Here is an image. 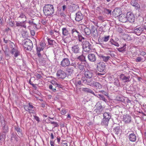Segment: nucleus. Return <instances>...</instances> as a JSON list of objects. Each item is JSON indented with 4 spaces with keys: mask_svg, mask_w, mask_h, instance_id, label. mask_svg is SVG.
<instances>
[{
    "mask_svg": "<svg viewBox=\"0 0 146 146\" xmlns=\"http://www.w3.org/2000/svg\"><path fill=\"white\" fill-rule=\"evenodd\" d=\"M14 135L15 134H14L13 133L12 134L11 136V141H12L14 140Z\"/></svg>",
    "mask_w": 146,
    "mask_h": 146,
    "instance_id": "obj_56",
    "label": "nucleus"
},
{
    "mask_svg": "<svg viewBox=\"0 0 146 146\" xmlns=\"http://www.w3.org/2000/svg\"><path fill=\"white\" fill-rule=\"evenodd\" d=\"M56 75L59 78L63 79L66 77V74L64 71L60 69L57 71Z\"/></svg>",
    "mask_w": 146,
    "mask_h": 146,
    "instance_id": "obj_8",
    "label": "nucleus"
},
{
    "mask_svg": "<svg viewBox=\"0 0 146 146\" xmlns=\"http://www.w3.org/2000/svg\"><path fill=\"white\" fill-rule=\"evenodd\" d=\"M82 90L83 92L90 93L96 96L94 92L90 88H83Z\"/></svg>",
    "mask_w": 146,
    "mask_h": 146,
    "instance_id": "obj_25",
    "label": "nucleus"
},
{
    "mask_svg": "<svg viewBox=\"0 0 146 146\" xmlns=\"http://www.w3.org/2000/svg\"><path fill=\"white\" fill-rule=\"evenodd\" d=\"M77 67L81 70H83L84 69V66L82 65L81 64H78Z\"/></svg>",
    "mask_w": 146,
    "mask_h": 146,
    "instance_id": "obj_43",
    "label": "nucleus"
},
{
    "mask_svg": "<svg viewBox=\"0 0 146 146\" xmlns=\"http://www.w3.org/2000/svg\"><path fill=\"white\" fill-rule=\"evenodd\" d=\"M84 75L86 78H90L93 76V74L91 71L87 70L85 71Z\"/></svg>",
    "mask_w": 146,
    "mask_h": 146,
    "instance_id": "obj_17",
    "label": "nucleus"
},
{
    "mask_svg": "<svg viewBox=\"0 0 146 146\" xmlns=\"http://www.w3.org/2000/svg\"><path fill=\"white\" fill-rule=\"evenodd\" d=\"M79 32L75 29H73L71 31L72 35L74 37H77L79 36V40L80 41H82V39H84V38L82 36H79Z\"/></svg>",
    "mask_w": 146,
    "mask_h": 146,
    "instance_id": "obj_7",
    "label": "nucleus"
},
{
    "mask_svg": "<svg viewBox=\"0 0 146 146\" xmlns=\"http://www.w3.org/2000/svg\"><path fill=\"white\" fill-rule=\"evenodd\" d=\"M83 48L84 51L86 52H88L91 49V46L87 41L83 42Z\"/></svg>",
    "mask_w": 146,
    "mask_h": 146,
    "instance_id": "obj_4",
    "label": "nucleus"
},
{
    "mask_svg": "<svg viewBox=\"0 0 146 146\" xmlns=\"http://www.w3.org/2000/svg\"><path fill=\"white\" fill-rule=\"evenodd\" d=\"M19 17L21 18H25L26 19H27L26 16H25V15L23 13H21Z\"/></svg>",
    "mask_w": 146,
    "mask_h": 146,
    "instance_id": "obj_46",
    "label": "nucleus"
},
{
    "mask_svg": "<svg viewBox=\"0 0 146 146\" xmlns=\"http://www.w3.org/2000/svg\"><path fill=\"white\" fill-rule=\"evenodd\" d=\"M73 82L76 86L80 85L81 83V80L77 78L74 79Z\"/></svg>",
    "mask_w": 146,
    "mask_h": 146,
    "instance_id": "obj_28",
    "label": "nucleus"
},
{
    "mask_svg": "<svg viewBox=\"0 0 146 146\" xmlns=\"http://www.w3.org/2000/svg\"><path fill=\"white\" fill-rule=\"evenodd\" d=\"M124 38L125 39H126L127 40L130 41L132 40V37H131V36H129L128 34H125L124 36Z\"/></svg>",
    "mask_w": 146,
    "mask_h": 146,
    "instance_id": "obj_31",
    "label": "nucleus"
},
{
    "mask_svg": "<svg viewBox=\"0 0 146 146\" xmlns=\"http://www.w3.org/2000/svg\"><path fill=\"white\" fill-rule=\"evenodd\" d=\"M126 44H124L123 46H121V47L118 49V50L120 52H122L124 51L125 48Z\"/></svg>",
    "mask_w": 146,
    "mask_h": 146,
    "instance_id": "obj_36",
    "label": "nucleus"
},
{
    "mask_svg": "<svg viewBox=\"0 0 146 146\" xmlns=\"http://www.w3.org/2000/svg\"><path fill=\"white\" fill-rule=\"evenodd\" d=\"M52 84L54 86H56V85H58V84L54 80H52L51 82Z\"/></svg>",
    "mask_w": 146,
    "mask_h": 146,
    "instance_id": "obj_52",
    "label": "nucleus"
},
{
    "mask_svg": "<svg viewBox=\"0 0 146 146\" xmlns=\"http://www.w3.org/2000/svg\"><path fill=\"white\" fill-rule=\"evenodd\" d=\"M49 34L51 36L53 35L54 33V31L52 30H51L49 31Z\"/></svg>",
    "mask_w": 146,
    "mask_h": 146,
    "instance_id": "obj_60",
    "label": "nucleus"
},
{
    "mask_svg": "<svg viewBox=\"0 0 146 146\" xmlns=\"http://www.w3.org/2000/svg\"><path fill=\"white\" fill-rule=\"evenodd\" d=\"M136 61L137 62H143L144 61L143 60V59L141 57H137L136 58Z\"/></svg>",
    "mask_w": 146,
    "mask_h": 146,
    "instance_id": "obj_39",
    "label": "nucleus"
},
{
    "mask_svg": "<svg viewBox=\"0 0 146 146\" xmlns=\"http://www.w3.org/2000/svg\"><path fill=\"white\" fill-rule=\"evenodd\" d=\"M67 112V110L65 108L62 109L60 111V113L62 115H64L66 114Z\"/></svg>",
    "mask_w": 146,
    "mask_h": 146,
    "instance_id": "obj_37",
    "label": "nucleus"
},
{
    "mask_svg": "<svg viewBox=\"0 0 146 146\" xmlns=\"http://www.w3.org/2000/svg\"><path fill=\"white\" fill-rule=\"evenodd\" d=\"M110 42L112 45H113L116 46H119V44L118 43L115 41L113 39H112L110 41Z\"/></svg>",
    "mask_w": 146,
    "mask_h": 146,
    "instance_id": "obj_32",
    "label": "nucleus"
},
{
    "mask_svg": "<svg viewBox=\"0 0 146 146\" xmlns=\"http://www.w3.org/2000/svg\"><path fill=\"white\" fill-rule=\"evenodd\" d=\"M28 105L29 106H25L24 107V109L27 111H29L30 113H33V112L31 109L34 108V107L30 103H29Z\"/></svg>",
    "mask_w": 146,
    "mask_h": 146,
    "instance_id": "obj_16",
    "label": "nucleus"
},
{
    "mask_svg": "<svg viewBox=\"0 0 146 146\" xmlns=\"http://www.w3.org/2000/svg\"><path fill=\"white\" fill-rule=\"evenodd\" d=\"M76 17L75 20L77 21H80L82 20L83 18V15L80 12H78L76 14Z\"/></svg>",
    "mask_w": 146,
    "mask_h": 146,
    "instance_id": "obj_19",
    "label": "nucleus"
},
{
    "mask_svg": "<svg viewBox=\"0 0 146 146\" xmlns=\"http://www.w3.org/2000/svg\"><path fill=\"white\" fill-rule=\"evenodd\" d=\"M120 77L121 80L124 82H127L130 81L129 80L130 77L126 76H125L123 74H121L120 76Z\"/></svg>",
    "mask_w": 146,
    "mask_h": 146,
    "instance_id": "obj_22",
    "label": "nucleus"
},
{
    "mask_svg": "<svg viewBox=\"0 0 146 146\" xmlns=\"http://www.w3.org/2000/svg\"><path fill=\"white\" fill-rule=\"evenodd\" d=\"M98 19L101 21H104V18L102 16H99L98 17Z\"/></svg>",
    "mask_w": 146,
    "mask_h": 146,
    "instance_id": "obj_53",
    "label": "nucleus"
},
{
    "mask_svg": "<svg viewBox=\"0 0 146 146\" xmlns=\"http://www.w3.org/2000/svg\"><path fill=\"white\" fill-rule=\"evenodd\" d=\"M23 46L27 50H30L33 46V43L32 41L29 39H27L25 41L23 44Z\"/></svg>",
    "mask_w": 146,
    "mask_h": 146,
    "instance_id": "obj_3",
    "label": "nucleus"
},
{
    "mask_svg": "<svg viewBox=\"0 0 146 146\" xmlns=\"http://www.w3.org/2000/svg\"><path fill=\"white\" fill-rule=\"evenodd\" d=\"M3 56V52L1 51H0V61L2 60Z\"/></svg>",
    "mask_w": 146,
    "mask_h": 146,
    "instance_id": "obj_49",
    "label": "nucleus"
},
{
    "mask_svg": "<svg viewBox=\"0 0 146 146\" xmlns=\"http://www.w3.org/2000/svg\"><path fill=\"white\" fill-rule=\"evenodd\" d=\"M131 4L133 6L135 7L137 9H139L140 8L139 5L135 0H132L131 2Z\"/></svg>",
    "mask_w": 146,
    "mask_h": 146,
    "instance_id": "obj_21",
    "label": "nucleus"
},
{
    "mask_svg": "<svg viewBox=\"0 0 146 146\" xmlns=\"http://www.w3.org/2000/svg\"><path fill=\"white\" fill-rule=\"evenodd\" d=\"M14 139L15 140V141H16V142H17L18 141V138L16 136V135H15H15H14Z\"/></svg>",
    "mask_w": 146,
    "mask_h": 146,
    "instance_id": "obj_64",
    "label": "nucleus"
},
{
    "mask_svg": "<svg viewBox=\"0 0 146 146\" xmlns=\"http://www.w3.org/2000/svg\"><path fill=\"white\" fill-rule=\"evenodd\" d=\"M43 13L45 16L51 15L54 13V9L53 5L50 4L46 5L43 8Z\"/></svg>",
    "mask_w": 146,
    "mask_h": 146,
    "instance_id": "obj_1",
    "label": "nucleus"
},
{
    "mask_svg": "<svg viewBox=\"0 0 146 146\" xmlns=\"http://www.w3.org/2000/svg\"><path fill=\"white\" fill-rule=\"evenodd\" d=\"M144 29L141 27L137 28L134 30V32L137 35H140L143 31Z\"/></svg>",
    "mask_w": 146,
    "mask_h": 146,
    "instance_id": "obj_15",
    "label": "nucleus"
},
{
    "mask_svg": "<svg viewBox=\"0 0 146 146\" xmlns=\"http://www.w3.org/2000/svg\"><path fill=\"white\" fill-rule=\"evenodd\" d=\"M53 86L52 85H50L49 86V88L50 89L52 90V91L54 92H55L56 91L55 88H53Z\"/></svg>",
    "mask_w": 146,
    "mask_h": 146,
    "instance_id": "obj_51",
    "label": "nucleus"
},
{
    "mask_svg": "<svg viewBox=\"0 0 146 146\" xmlns=\"http://www.w3.org/2000/svg\"><path fill=\"white\" fill-rule=\"evenodd\" d=\"M114 130L115 131L117 132H119V127H117L115 128Z\"/></svg>",
    "mask_w": 146,
    "mask_h": 146,
    "instance_id": "obj_54",
    "label": "nucleus"
},
{
    "mask_svg": "<svg viewBox=\"0 0 146 146\" xmlns=\"http://www.w3.org/2000/svg\"><path fill=\"white\" fill-rule=\"evenodd\" d=\"M126 15L121 14L119 15V19L120 21L122 23H125L127 21Z\"/></svg>",
    "mask_w": 146,
    "mask_h": 146,
    "instance_id": "obj_14",
    "label": "nucleus"
},
{
    "mask_svg": "<svg viewBox=\"0 0 146 146\" xmlns=\"http://www.w3.org/2000/svg\"><path fill=\"white\" fill-rule=\"evenodd\" d=\"M100 57L101 59L105 62H108L111 58L109 56H104L103 55H101Z\"/></svg>",
    "mask_w": 146,
    "mask_h": 146,
    "instance_id": "obj_24",
    "label": "nucleus"
},
{
    "mask_svg": "<svg viewBox=\"0 0 146 146\" xmlns=\"http://www.w3.org/2000/svg\"><path fill=\"white\" fill-rule=\"evenodd\" d=\"M54 142L52 141H50V144L51 146H54Z\"/></svg>",
    "mask_w": 146,
    "mask_h": 146,
    "instance_id": "obj_62",
    "label": "nucleus"
},
{
    "mask_svg": "<svg viewBox=\"0 0 146 146\" xmlns=\"http://www.w3.org/2000/svg\"><path fill=\"white\" fill-rule=\"evenodd\" d=\"M128 138L129 141L132 142H135L136 139V137L133 133L130 134L129 135Z\"/></svg>",
    "mask_w": 146,
    "mask_h": 146,
    "instance_id": "obj_20",
    "label": "nucleus"
},
{
    "mask_svg": "<svg viewBox=\"0 0 146 146\" xmlns=\"http://www.w3.org/2000/svg\"><path fill=\"white\" fill-rule=\"evenodd\" d=\"M84 31L86 34L87 35H90L91 33L90 30L88 28H86L84 29Z\"/></svg>",
    "mask_w": 146,
    "mask_h": 146,
    "instance_id": "obj_33",
    "label": "nucleus"
},
{
    "mask_svg": "<svg viewBox=\"0 0 146 146\" xmlns=\"http://www.w3.org/2000/svg\"><path fill=\"white\" fill-rule=\"evenodd\" d=\"M131 117L129 115L126 114L123 116V121L126 123H130L131 121Z\"/></svg>",
    "mask_w": 146,
    "mask_h": 146,
    "instance_id": "obj_13",
    "label": "nucleus"
},
{
    "mask_svg": "<svg viewBox=\"0 0 146 146\" xmlns=\"http://www.w3.org/2000/svg\"><path fill=\"white\" fill-rule=\"evenodd\" d=\"M80 49V45L78 44L73 45L71 48L72 51L75 53H79Z\"/></svg>",
    "mask_w": 146,
    "mask_h": 146,
    "instance_id": "obj_11",
    "label": "nucleus"
},
{
    "mask_svg": "<svg viewBox=\"0 0 146 146\" xmlns=\"http://www.w3.org/2000/svg\"><path fill=\"white\" fill-rule=\"evenodd\" d=\"M70 64V62L68 58H64L61 62L60 65L62 67L65 68L68 66Z\"/></svg>",
    "mask_w": 146,
    "mask_h": 146,
    "instance_id": "obj_6",
    "label": "nucleus"
},
{
    "mask_svg": "<svg viewBox=\"0 0 146 146\" xmlns=\"http://www.w3.org/2000/svg\"><path fill=\"white\" fill-rule=\"evenodd\" d=\"M127 21H128L129 22L133 23L135 20L133 14L131 12H128L126 14Z\"/></svg>",
    "mask_w": 146,
    "mask_h": 146,
    "instance_id": "obj_9",
    "label": "nucleus"
},
{
    "mask_svg": "<svg viewBox=\"0 0 146 146\" xmlns=\"http://www.w3.org/2000/svg\"><path fill=\"white\" fill-rule=\"evenodd\" d=\"M15 129L16 130V131L17 132L18 134L19 135H20L19 133H20L21 134H22L21 133V132L20 129L19 127H16L15 128Z\"/></svg>",
    "mask_w": 146,
    "mask_h": 146,
    "instance_id": "obj_47",
    "label": "nucleus"
},
{
    "mask_svg": "<svg viewBox=\"0 0 146 146\" xmlns=\"http://www.w3.org/2000/svg\"><path fill=\"white\" fill-rule=\"evenodd\" d=\"M8 127H5V125H4V126L3 127V130L4 133H6L8 131Z\"/></svg>",
    "mask_w": 146,
    "mask_h": 146,
    "instance_id": "obj_45",
    "label": "nucleus"
},
{
    "mask_svg": "<svg viewBox=\"0 0 146 146\" xmlns=\"http://www.w3.org/2000/svg\"><path fill=\"white\" fill-rule=\"evenodd\" d=\"M146 54V53L145 52H144L143 51H141L140 52V54L143 56H144Z\"/></svg>",
    "mask_w": 146,
    "mask_h": 146,
    "instance_id": "obj_57",
    "label": "nucleus"
},
{
    "mask_svg": "<svg viewBox=\"0 0 146 146\" xmlns=\"http://www.w3.org/2000/svg\"><path fill=\"white\" fill-rule=\"evenodd\" d=\"M124 98L126 99V101L127 103H130L131 102V100L128 99L126 97H124Z\"/></svg>",
    "mask_w": 146,
    "mask_h": 146,
    "instance_id": "obj_61",
    "label": "nucleus"
},
{
    "mask_svg": "<svg viewBox=\"0 0 146 146\" xmlns=\"http://www.w3.org/2000/svg\"><path fill=\"white\" fill-rule=\"evenodd\" d=\"M96 107L97 110H99L100 112H101L103 110V108L100 104H97L96 106Z\"/></svg>",
    "mask_w": 146,
    "mask_h": 146,
    "instance_id": "obj_30",
    "label": "nucleus"
},
{
    "mask_svg": "<svg viewBox=\"0 0 146 146\" xmlns=\"http://www.w3.org/2000/svg\"><path fill=\"white\" fill-rule=\"evenodd\" d=\"M98 95L99 96L98 97L100 98V100H102L105 102L107 101V100L105 99L104 96L100 94H98Z\"/></svg>",
    "mask_w": 146,
    "mask_h": 146,
    "instance_id": "obj_34",
    "label": "nucleus"
},
{
    "mask_svg": "<svg viewBox=\"0 0 146 146\" xmlns=\"http://www.w3.org/2000/svg\"><path fill=\"white\" fill-rule=\"evenodd\" d=\"M50 123L51 124H53L54 126V127H57L58 125V124L56 122H50Z\"/></svg>",
    "mask_w": 146,
    "mask_h": 146,
    "instance_id": "obj_50",
    "label": "nucleus"
},
{
    "mask_svg": "<svg viewBox=\"0 0 146 146\" xmlns=\"http://www.w3.org/2000/svg\"><path fill=\"white\" fill-rule=\"evenodd\" d=\"M9 46L11 48V50L13 48H15L17 47L15 46L14 44L12 42H10L9 43Z\"/></svg>",
    "mask_w": 146,
    "mask_h": 146,
    "instance_id": "obj_38",
    "label": "nucleus"
},
{
    "mask_svg": "<svg viewBox=\"0 0 146 146\" xmlns=\"http://www.w3.org/2000/svg\"><path fill=\"white\" fill-rule=\"evenodd\" d=\"M67 70L69 73L71 74L74 71V68L72 67H68L67 68Z\"/></svg>",
    "mask_w": 146,
    "mask_h": 146,
    "instance_id": "obj_35",
    "label": "nucleus"
},
{
    "mask_svg": "<svg viewBox=\"0 0 146 146\" xmlns=\"http://www.w3.org/2000/svg\"><path fill=\"white\" fill-rule=\"evenodd\" d=\"M104 118L101 124L102 125L107 126L109 123V119L111 117L110 114L107 112L104 113L103 114Z\"/></svg>",
    "mask_w": 146,
    "mask_h": 146,
    "instance_id": "obj_2",
    "label": "nucleus"
},
{
    "mask_svg": "<svg viewBox=\"0 0 146 146\" xmlns=\"http://www.w3.org/2000/svg\"><path fill=\"white\" fill-rule=\"evenodd\" d=\"M47 40H48V43L50 45L53 44V42H54V40H51L48 38H47Z\"/></svg>",
    "mask_w": 146,
    "mask_h": 146,
    "instance_id": "obj_41",
    "label": "nucleus"
},
{
    "mask_svg": "<svg viewBox=\"0 0 146 146\" xmlns=\"http://www.w3.org/2000/svg\"><path fill=\"white\" fill-rule=\"evenodd\" d=\"M105 12L107 14H111V11L110 10L107 9H105Z\"/></svg>",
    "mask_w": 146,
    "mask_h": 146,
    "instance_id": "obj_48",
    "label": "nucleus"
},
{
    "mask_svg": "<svg viewBox=\"0 0 146 146\" xmlns=\"http://www.w3.org/2000/svg\"><path fill=\"white\" fill-rule=\"evenodd\" d=\"M97 70L100 72H103L105 69L106 65L103 62H100L96 64Z\"/></svg>",
    "mask_w": 146,
    "mask_h": 146,
    "instance_id": "obj_5",
    "label": "nucleus"
},
{
    "mask_svg": "<svg viewBox=\"0 0 146 146\" xmlns=\"http://www.w3.org/2000/svg\"><path fill=\"white\" fill-rule=\"evenodd\" d=\"M122 11L120 8H116L115 9L113 12V15L115 17L118 16H119V15L121 14Z\"/></svg>",
    "mask_w": 146,
    "mask_h": 146,
    "instance_id": "obj_10",
    "label": "nucleus"
},
{
    "mask_svg": "<svg viewBox=\"0 0 146 146\" xmlns=\"http://www.w3.org/2000/svg\"><path fill=\"white\" fill-rule=\"evenodd\" d=\"M40 51H38L37 50V54L38 57L39 58L41 57V54L40 52Z\"/></svg>",
    "mask_w": 146,
    "mask_h": 146,
    "instance_id": "obj_59",
    "label": "nucleus"
},
{
    "mask_svg": "<svg viewBox=\"0 0 146 146\" xmlns=\"http://www.w3.org/2000/svg\"><path fill=\"white\" fill-rule=\"evenodd\" d=\"M109 36H108L103 37L102 39L103 41L105 42L108 41L109 39Z\"/></svg>",
    "mask_w": 146,
    "mask_h": 146,
    "instance_id": "obj_40",
    "label": "nucleus"
},
{
    "mask_svg": "<svg viewBox=\"0 0 146 146\" xmlns=\"http://www.w3.org/2000/svg\"><path fill=\"white\" fill-rule=\"evenodd\" d=\"M92 85L97 88L100 89L102 88L101 85L97 82H94Z\"/></svg>",
    "mask_w": 146,
    "mask_h": 146,
    "instance_id": "obj_29",
    "label": "nucleus"
},
{
    "mask_svg": "<svg viewBox=\"0 0 146 146\" xmlns=\"http://www.w3.org/2000/svg\"><path fill=\"white\" fill-rule=\"evenodd\" d=\"M25 21L23 22H17L16 23V25L17 26H21L23 27L24 28H26V26L25 23Z\"/></svg>",
    "mask_w": 146,
    "mask_h": 146,
    "instance_id": "obj_26",
    "label": "nucleus"
},
{
    "mask_svg": "<svg viewBox=\"0 0 146 146\" xmlns=\"http://www.w3.org/2000/svg\"><path fill=\"white\" fill-rule=\"evenodd\" d=\"M31 34L32 36H34L35 34V32L33 30H31L30 31Z\"/></svg>",
    "mask_w": 146,
    "mask_h": 146,
    "instance_id": "obj_55",
    "label": "nucleus"
},
{
    "mask_svg": "<svg viewBox=\"0 0 146 146\" xmlns=\"http://www.w3.org/2000/svg\"><path fill=\"white\" fill-rule=\"evenodd\" d=\"M45 45L46 44L44 42H41L40 46L37 47L36 50L38 51H41L43 50Z\"/></svg>",
    "mask_w": 146,
    "mask_h": 146,
    "instance_id": "obj_27",
    "label": "nucleus"
},
{
    "mask_svg": "<svg viewBox=\"0 0 146 146\" xmlns=\"http://www.w3.org/2000/svg\"><path fill=\"white\" fill-rule=\"evenodd\" d=\"M62 34L64 36H67L70 34L69 29L66 27H64L62 29Z\"/></svg>",
    "mask_w": 146,
    "mask_h": 146,
    "instance_id": "obj_23",
    "label": "nucleus"
},
{
    "mask_svg": "<svg viewBox=\"0 0 146 146\" xmlns=\"http://www.w3.org/2000/svg\"><path fill=\"white\" fill-rule=\"evenodd\" d=\"M35 76L37 79H40L42 77L40 74L37 73H36L35 74Z\"/></svg>",
    "mask_w": 146,
    "mask_h": 146,
    "instance_id": "obj_42",
    "label": "nucleus"
},
{
    "mask_svg": "<svg viewBox=\"0 0 146 146\" xmlns=\"http://www.w3.org/2000/svg\"><path fill=\"white\" fill-rule=\"evenodd\" d=\"M123 97H122V98H121L120 97H119V99H118V100L119 101H121L122 102H123L124 103L126 101V99L124 98Z\"/></svg>",
    "mask_w": 146,
    "mask_h": 146,
    "instance_id": "obj_44",
    "label": "nucleus"
},
{
    "mask_svg": "<svg viewBox=\"0 0 146 146\" xmlns=\"http://www.w3.org/2000/svg\"><path fill=\"white\" fill-rule=\"evenodd\" d=\"M32 85L33 87L36 90L37 88V87L36 86V84H32Z\"/></svg>",
    "mask_w": 146,
    "mask_h": 146,
    "instance_id": "obj_63",
    "label": "nucleus"
},
{
    "mask_svg": "<svg viewBox=\"0 0 146 146\" xmlns=\"http://www.w3.org/2000/svg\"><path fill=\"white\" fill-rule=\"evenodd\" d=\"M88 60L91 62H94L96 60V57L95 55L91 53L88 55Z\"/></svg>",
    "mask_w": 146,
    "mask_h": 146,
    "instance_id": "obj_18",
    "label": "nucleus"
},
{
    "mask_svg": "<svg viewBox=\"0 0 146 146\" xmlns=\"http://www.w3.org/2000/svg\"><path fill=\"white\" fill-rule=\"evenodd\" d=\"M10 53L14 55V56L15 57H17L20 55V52L18 51L17 48H13L10 51Z\"/></svg>",
    "mask_w": 146,
    "mask_h": 146,
    "instance_id": "obj_12",
    "label": "nucleus"
},
{
    "mask_svg": "<svg viewBox=\"0 0 146 146\" xmlns=\"http://www.w3.org/2000/svg\"><path fill=\"white\" fill-rule=\"evenodd\" d=\"M96 28L94 26H92V31H93V33H95V30H96Z\"/></svg>",
    "mask_w": 146,
    "mask_h": 146,
    "instance_id": "obj_58",
    "label": "nucleus"
}]
</instances>
